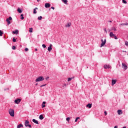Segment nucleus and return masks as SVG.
<instances>
[{
	"label": "nucleus",
	"instance_id": "nucleus-16",
	"mask_svg": "<svg viewBox=\"0 0 128 128\" xmlns=\"http://www.w3.org/2000/svg\"><path fill=\"white\" fill-rule=\"evenodd\" d=\"M46 102H43L42 103V108H45L46 107Z\"/></svg>",
	"mask_w": 128,
	"mask_h": 128
},
{
	"label": "nucleus",
	"instance_id": "nucleus-51",
	"mask_svg": "<svg viewBox=\"0 0 128 128\" xmlns=\"http://www.w3.org/2000/svg\"><path fill=\"white\" fill-rule=\"evenodd\" d=\"M123 128H126V126H124V127H123Z\"/></svg>",
	"mask_w": 128,
	"mask_h": 128
},
{
	"label": "nucleus",
	"instance_id": "nucleus-26",
	"mask_svg": "<svg viewBox=\"0 0 128 128\" xmlns=\"http://www.w3.org/2000/svg\"><path fill=\"white\" fill-rule=\"evenodd\" d=\"M122 2L123 4H128V2H126V0H122Z\"/></svg>",
	"mask_w": 128,
	"mask_h": 128
},
{
	"label": "nucleus",
	"instance_id": "nucleus-42",
	"mask_svg": "<svg viewBox=\"0 0 128 128\" xmlns=\"http://www.w3.org/2000/svg\"><path fill=\"white\" fill-rule=\"evenodd\" d=\"M114 38L115 40H118V37H116V35H115V36H114Z\"/></svg>",
	"mask_w": 128,
	"mask_h": 128
},
{
	"label": "nucleus",
	"instance_id": "nucleus-15",
	"mask_svg": "<svg viewBox=\"0 0 128 128\" xmlns=\"http://www.w3.org/2000/svg\"><path fill=\"white\" fill-rule=\"evenodd\" d=\"M120 26H128V22H126V23H123V24H120Z\"/></svg>",
	"mask_w": 128,
	"mask_h": 128
},
{
	"label": "nucleus",
	"instance_id": "nucleus-40",
	"mask_svg": "<svg viewBox=\"0 0 128 128\" xmlns=\"http://www.w3.org/2000/svg\"><path fill=\"white\" fill-rule=\"evenodd\" d=\"M25 52H28V48H26Z\"/></svg>",
	"mask_w": 128,
	"mask_h": 128
},
{
	"label": "nucleus",
	"instance_id": "nucleus-6",
	"mask_svg": "<svg viewBox=\"0 0 128 128\" xmlns=\"http://www.w3.org/2000/svg\"><path fill=\"white\" fill-rule=\"evenodd\" d=\"M12 20V17H9L6 19V22H8V24H10V20Z\"/></svg>",
	"mask_w": 128,
	"mask_h": 128
},
{
	"label": "nucleus",
	"instance_id": "nucleus-35",
	"mask_svg": "<svg viewBox=\"0 0 128 128\" xmlns=\"http://www.w3.org/2000/svg\"><path fill=\"white\" fill-rule=\"evenodd\" d=\"M12 42H16V40L14 38L12 39Z\"/></svg>",
	"mask_w": 128,
	"mask_h": 128
},
{
	"label": "nucleus",
	"instance_id": "nucleus-5",
	"mask_svg": "<svg viewBox=\"0 0 128 128\" xmlns=\"http://www.w3.org/2000/svg\"><path fill=\"white\" fill-rule=\"evenodd\" d=\"M20 102H22V100L21 99L17 98V99L14 100V102L15 104H20Z\"/></svg>",
	"mask_w": 128,
	"mask_h": 128
},
{
	"label": "nucleus",
	"instance_id": "nucleus-13",
	"mask_svg": "<svg viewBox=\"0 0 128 128\" xmlns=\"http://www.w3.org/2000/svg\"><path fill=\"white\" fill-rule=\"evenodd\" d=\"M32 122H34V124H38V122L36 119H33Z\"/></svg>",
	"mask_w": 128,
	"mask_h": 128
},
{
	"label": "nucleus",
	"instance_id": "nucleus-44",
	"mask_svg": "<svg viewBox=\"0 0 128 128\" xmlns=\"http://www.w3.org/2000/svg\"><path fill=\"white\" fill-rule=\"evenodd\" d=\"M51 8H52V10H54V7L52 6V7H51Z\"/></svg>",
	"mask_w": 128,
	"mask_h": 128
},
{
	"label": "nucleus",
	"instance_id": "nucleus-31",
	"mask_svg": "<svg viewBox=\"0 0 128 128\" xmlns=\"http://www.w3.org/2000/svg\"><path fill=\"white\" fill-rule=\"evenodd\" d=\"M4 34V32L0 30V36H2Z\"/></svg>",
	"mask_w": 128,
	"mask_h": 128
},
{
	"label": "nucleus",
	"instance_id": "nucleus-47",
	"mask_svg": "<svg viewBox=\"0 0 128 128\" xmlns=\"http://www.w3.org/2000/svg\"><path fill=\"white\" fill-rule=\"evenodd\" d=\"M38 83H36V86H38Z\"/></svg>",
	"mask_w": 128,
	"mask_h": 128
},
{
	"label": "nucleus",
	"instance_id": "nucleus-11",
	"mask_svg": "<svg viewBox=\"0 0 128 128\" xmlns=\"http://www.w3.org/2000/svg\"><path fill=\"white\" fill-rule=\"evenodd\" d=\"M44 6L45 8H50V4L49 3H46Z\"/></svg>",
	"mask_w": 128,
	"mask_h": 128
},
{
	"label": "nucleus",
	"instance_id": "nucleus-39",
	"mask_svg": "<svg viewBox=\"0 0 128 128\" xmlns=\"http://www.w3.org/2000/svg\"><path fill=\"white\" fill-rule=\"evenodd\" d=\"M104 30L105 32H106V34H108V31H106V28H104Z\"/></svg>",
	"mask_w": 128,
	"mask_h": 128
},
{
	"label": "nucleus",
	"instance_id": "nucleus-18",
	"mask_svg": "<svg viewBox=\"0 0 128 128\" xmlns=\"http://www.w3.org/2000/svg\"><path fill=\"white\" fill-rule=\"evenodd\" d=\"M36 10H38V8H35L34 9L33 14H36Z\"/></svg>",
	"mask_w": 128,
	"mask_h": 128
},
{
	"label": "nucleus",
	"instance_id": "nucleus-24",
	"mask_svg": "<svg viewBox=\"0 0 128 128\" xmlns=\"http://www.w3.org/2000/svg\"><path fill=\"white\" fill-rule=\"evenodd\" d=\"M62 2H64V4H68V0H62Z\"/></svg>",
	"mask_w": 128,
	"mask_h": 128
},
{
	"label": "nucleus",
	"instance_id": "nucleus-29",
	"mask_svg": "<svg viewBox=\"0 0 128 128\" xmlns=\"http://www.w3.org/2000/svg\"><path fill=\"white\" fill-rule=\"evenodd\" d=\"M80 117H77L76 118V120H75V122H78V120H80Z\"/></svg>",
	"mask_w": 128,
	"mask_h": 128
},
{
	"label": "nucleus",
	"instance_id": "nucleus-23",
	"mask_svg": "<svg viewBox=\"0 0 128 128\" xmlns=\"http://www.w3.org/2000/svg\"><path fill=\"white\" fill-rule=\"evenodd\" d=\"M39 118L40 120H42V119L44 118V116H42V114L40 116Z\"/></svg>",
	"mask_w": 128,
	"mask_h": 128
},
{
	"label": "nucleus",
	"instance_id": "nucleus-25",
	"mask_svg": "<svg viewBox=\"0 0 128 128\" xmlns=\"http://www.w3.org/2000/svg\"><path fill=\"white\" fill-rule=\"evenodd\" d=\"M112 30H114V32H116V28L114 27L112 28Z\"/></svg>",
	"mask_w": 128,
	"mask_h": 128
},
{
	"label": "nucleus",
	"instance_id": "nucleus-37",
	"mask_svg": "<svg viewBox=\"0 0 128 128\" xmlns=\"http://www.w3.org/2000/svg\"><path fill=\"white\" fill-rule=\"evenodd\" d=\"M72 78H68V82H70V80H72Z\"/></svg>",
	"mask_w": 128,
	"mask_h": 128
},
{
	"label": "nucleus",
	"instance_id": "nucleus-30",
	"mask_svg": "<svg viewBox=\"0 0 128 128\" xmlns=\"http://www.w3.org/2000/svg\"><path fill=\"white\" fill-rule=\"evenodd\" d=\"M29 32H32V28H29Z\"/></svg>",
	"mask_w": 128,
	"mask_h": 128
},
{
	"label": "nucleus",
	"instance_id": "nucleus-45",
	"mask_svg": "<svg viewBox=\"0 0 128 128\" xmlns=\"http://www.w3.org/2000/svg\"><path fill=\"white\" fill-rule=\"evenodd\" d=\"M36 52H38V48L35 49Z\"/></svg>",
	"mask_w": 128,
	"mask_h": 128
},
{
	"label": "nucleus",
	"instance_id": "nucleus-21",
	"mask_svg": "<svg viewBox=\"0 0 128 128\" xmlns=\"http://www.w3.org/2000/svg\"><path fill=\"white\" fill-rule=\"evenodd\" d=\"M86 107L88 108H92V104H88L86 105Z\"/></svg>",
	"mask_w": 128,
	"mask_h": 128
},
{
	"label": "nucleus",
	"instance_id": "nucleus-33",
	"mask_svg": "<svg viewBox=\"0 0 128 128\" xmlns=\"http://www.w3.org/2000/svg\"><path fill=\"white\" fill-rule=\"evenodd\" d=\"M125 46H128V42L125 41Z\"/></svg>",
	"mask_w": 128,
	"mask_h": 128
},
{
	"label": "nucleus",
	"instance_id": "nucleus-1",
	"mask_svg": "<svg viewBox=\"0 0 128 128\" xmlns=\"http://www.w3.org/2000/svg\"><path fill=\"white\" fill-rule=\"evenodd\" d=\"M8 114H10V116H14V109L12 108L9 109Z\"/></svg>",
	"mask_w": 128,
	"mask_h": 128
},
{
	"label": "nucleus",
	"instance_id": "nucleus-7",
	"mask_svg": "<svg viewBox=\"0 0 128 128\" xmlns=\"http://www.w3.org/2000/svg\"><path fill=\"white\" fill-rule=\"evenodd\" d=\"M52 44H50L49 47H48V52H51V51H52Z\"/></svg>",
	"mask_w": 128,
	"mask_h": 128
},
{
	"label": "nucleus",
	"instance_id": "nucleus-41",
	"mask_svg": "<svg viewBox=\"0 0 128 128\" xmlns=\"http://www.w3.org/2000/svg\"><path fill=\"white\" fill-rule=\"evenodd\" d=\"M104 114L105 116H106L108 114V113L106 112V111H105L104 112Z\"/></svg>",
	"mask_w": 128,
	"mask_h": 128
},
{
	"label": "nucleus",
	"instance_id": "nucleus-9",
	"mask_svg": "<svg viewBox=\"0 0 128 128\" xmlns=\"http://www.w3.org/2000/svg\"><path fill=\"white\" fill-rule=\"evenodd\" d=\"M116 84V80H112V86H114V84Z\"/></svg>",
	"mask_w": 128,
	"mask_h": 128
},
{
	"label": "nucleus",
	"instance_id": "nucleus-3",
	"mask_svg": "<svg viewBox=\"0 0 128 128\" xmlns=\"http://www.w3.org/2000/svg\"><path fill=\"white\" fill-rule=\"evenodd\" d=\"M102 43L100 44V48H102L104 44H106V39L104 38V40H101Z\"/></svg>",
	"mask_w": 128,
	"mask_h": 128
},
{
	"label": "nucleus",
	"instance_id": "nucleus-28",
	"mask_svg": "<svg viewBox=\"0 0 128 128\" xmlns=\"http://www.w3.org/2000/svg\"><path fill=\"white\" fill-rule=\"evenodd\" d=\"M42 16H40L38 17V20H42Z\"/></svg>",
	"mask_w": 128,
	"mask_h": 128
},
{
	"label": "nucleus",
	"instance_id": "nucleus-2",
	"mask_svg": "<svg viewBox=\"0 0 128 128\" xmlns=\"http://www.w3.org/2000/svg\"><path fill=\"white\" fill-rule=\"evenodd\" d=\"M42 80H44V78L42 76H39L36 80V82H42Z\"/></svg>",
	"mask_w": 128,
	"mask_h": 128
},
{
	"label": "nucleus",
	"instance_id": "nucleus-48",
	"mask_svg": "<svg viewBox=\"0 0 128 128\" xmlns=\"http://www.w3.org/2000/svg\"><path fill=\"white\" fill-rule=\"evenodd\" d=\"M40 0H37V2H40Z\"/></svg>",
	"mask_w": 128,
	"mask_h": 128
},
{
	"label": "nucleus",
	"instance_id": "nucleus-46",
	"mask_svg": "<svg viewBox=\"0 0 128 128\" xmlns=\"http://www.w3.org/2000/svg\"><path fill=\"white\" fill-rule=\"evenodd\" d=\"M114 128H118V126H115Z\"/></svg>",
	"mask_w": 128,
	"mask_h": 128
},
{
	"label": "nucleus",
	"instance_id": "nucleus-10",
	"mask_svg": "<svg viewBox=\"0 0 128 128\" xmlns=\"http://www.w3.org/2000/svg\"><path fill=\"white\" fill-rule=\"evenodd\" d=\"M30 124V122L28 120H25L24 125L25 126L28 127V126Z\"/></svg>",
	"mask_w": 128,
	"mask_h": 128
},
{
	"label": "nucleus",
	"instance_id": "nucleus-38",
	"mask_svg": "<svg viewBox=\"0 0 128 128\" xmlns=\"http://www.w3.org/2000/svg\"><path fill=\"white\" fill-rule=\"evenodd\" d=\"M46 86V84L42 85V86H40V88H42V86Z\"/></svg>",
	"mask_w": 128,
	"mask_h": 128
},
{
	"label": "nucleus",
	"instance_id": "nucleus-19",
	"mask_svg": "<svg viewBox=\"0 0 128 128\" xmlns=\"http://www.w3.org/2000/svg\"><path fill=\"white\" fill-rule=\"evenodd\" d=\"M18 12L20 14H22V10H20V8H18Z\"/></svg>",
	"mask_w": 128,
	"mask_h": 128
},
{
	"label": "nucleus",
	"instance_id": "nucleus-8",
	"mask_svg": "<svg viewBox=\"0 0 128 128\" xmlns=\"http://www.w3.org/2000/svg\"><path fill=\"white\" fill-rule=\"evenodd\" d=\"M104 68H105V69L112 68V67L110 65L105 64V65H104Z\"/></svg>",
	"mask_w": 128,
	"mask_h": 128
},
{
	"label": "nucleus",
	"instance_id": "nucleus-27",
	"mask_svg": "<svg viewBox=\"0 0 128 128\" xmlns=\"http://www.w3.org/2000/svg\"><path fill=\"white\" fill-rule=\"evenodd\" d=\"M20 16H21V20H22L24 18V14H21Z\"/></svg>",
	"mask_w": 128,
	"mask_h": 128
},
{
	"label": "nucleus",
	"instance_id": "nucleus-22",
	"mask_svg": "<svg viewBox=\"0 0 128 128\" xmlns=\"http://www.w3.org/2000/svg\"><path fill=\"white\" fill-rule=\"evenodd\" d=\"M23 126H24V125H22V124H20L17 126V128H22Z\"/></svg>",
	"mask_w": 128,
	"mask_h": 128
},
{
	"label": "nucleus",
	"instance_id": "nucleus-49",
	"mask_svg": "<svg viewBox=\"0 0 128 128\" xmlns=\"http://www.w3.org/2000/svg\"><path fill=\"white\" fill-rule=\"evenodd\" d=\"M109 22H112V20L109 21Z\"/></svg>",
	"mask_w": 128,
	"mask_h": 128
},
{
	"label": "nucleus",
	"instance_id": "nucleus-4",
	"mask_svg": "<svg viewBox=\"0 0 128 128\" xmlns=\"http://www.w3.org/2000/svg\"><path fill=\"white\" fill-rule=\"evenodd\" d=\"M122 68L124 70H128V66L124 63H122Z\"/></svg>",
	"mask_w": 128,
	"mask_h": 128
},
{
	"label": "nucleus",
	"instance_id": "nucleus-20",
	"mask_svg": "<svg viewBox=\"0 0 128 128\" xmlns=\"http://www.w3.org/2000/svg\"><path fill=\"white\" fill-rule=\"evenodd\" d=\"M72 25V24L70 23H68L66 25V28H70V26Z\"/></svg>",
	"mask_w": 128,
	"mask_h": 128
},
{
	"label": "nucleus",
	"instance_id": "nucleus-36",
	"mask_svg": "<svg viewBox=\"0 0 128 128\" xmlns=\"http://www.w3.org/2000/svg\"><path fill=\"white\" fill-rule=\"evenodd\" d=\"M12 50H16V46H12Z\"/></svg>",
	"mask_w": 128,
	"mask_h": 128
},
{
	"label": "nucleus",
	"instance_id": "nucleus-32",
	"mask_svg": "<svg viewBox=\"0 0 128 128\" xmlns=\"http://www.w3.org/2000/svg\"><path fill=\"white\" fill-rule=\"evenodd\" d=\"M70 118L68 117V118H66V120H67V122H70Z\"/></svg>",
	"mask_w": 128,
	"mask_h": 128
},
{
	"label": "nucleus",
	"instance_id": "nucleus-50",
	"mask_svg": "<svg viewBox=\"0 0 128 128\" xmlns=\"http://www.w3.org/2000/svg\"><path fill=\"white\" fill-rule=\"evenodd\" d=\"M64 86H66V84H64Z\"/></svg>",
	"mask_w": 128,
	"mask_h": 128
},
{
	"label": "nucleus",
	"instance_id": "nucleus-14",
	"mask_svg": "<svg viewBox=\"0 0 128 128\" xmlns=\"http://www.w3.org/2000/svg\"><path fill=\"white\" fill-rule=\"evenodd\" d=\"M117 112H118V114H119V115L122 114V112L120 110H118Z\"/></svg>",
	"mask_w": 128,
	"mask_h": 128
},
{
	"label": "nucleus",
	"instance_id": "nucleus-17",
	"mask_svg": "<svg viewBox=\"0 0 128 128\" xmlns=\"http://www.w3.org/2000/svg\"><path fill=\"white\" fill-rule=\"evenodd\" d=\"M12 32L13 34H18V30H16L15 31H13Z\"/></svg>",
	"mask_w": 128,
	"mask_h": 128
},
{
	"label": "nucleus",
	"instance_id": "nucleus-34",
	"mask_svg": "<svg viewBox=\"0 0 128 128\" xmlns=\"http://www.w3.org/2000/svg\"><path fill=\"white\" fill-rule=\"evenodd\" d=\"M42 48H46V44H43L42 45Z\"/></svg>",
	"mask_w": 128,
	"mask_h": 128
},
{
	"label": "nucleus",
	"instance_id": "nucleus-43",
	"mask_svg": "<svg viewBox=\"0 0 128 128\" xmlns=\"http://www.w3.org/2000/svg\"><path fill=\"white\" fill-rule=\"evenodd\" d=\"M28 128H32V125H30V124H28Z\"/></svg>",
	"mask_w": 128,
	"mask_h": 128
},
{
	"label": "nucleus",
	"instance_id": "nucleus-12",
	"mask_svg": "<svg viewBox=\"0 0 128 128\" xmlns=\"http://www.w3.org/2000/svg\"><path fill=\"white\" fill-rule=\"evenodd\" d=\"M115 34H114V33L112 32H110V38H112V36H115Z\"/></svg>",
	"mask_w": 128,
	"mask_h": 128
}]
</instances>
